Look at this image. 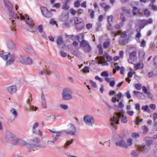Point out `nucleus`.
<instances>
[{"label": "nucleus", "instance_id": "39448f33", "mask_svg": "<svg viewBox=\"0 0 157 157\" xmlns=\"http://www.w3.org/2000/svg\"><path fill=\"white\" fill-rule=\"evenodd\" d=\"M144 141L146 142V144L143 147L141 148V151L144 153H146L149 151V148L145 147H148L151 144L153 141L149 137H145L144 139Z\"/></svg>", "mask_w": 157, "mask_h": 157}, {"label": "nucleus", "instance_id": "b1692460", "mask_svg": "<svg viewBox=\"0 0 157 157\" xmlns=\"http://www.w3.org/2000/svg\"><path fill=\"white\" fill-rule=\"evenodd\" d=\"M33 63V60L31 59L29 57L25 58V63L24 64L31 65Z\"/></svg>", "mask_w": 157, "mask_h": 157}, {"label": "nucleus", "instance_id": "f3484780", "mask_svg": "<svg viewBox=\"0 0 157 157\" xmlns=\"http://www.w3.org/2000/svg\"><path fill=\"white\" fill-rule=\"evenodd\" d=\"M5 7L8 11L13 10V5L8 0H3Z\"/></svg>", "mask_w": 157, "mask_h": 157}, {"label": "nucleus", "instance_id": "7ed1b4c3", "mask_svg": "<svg viewBox=\"0 0 157 157\" xmlns=\"http://www.w3.org/2000/svg\"><path fill=\"white\" fill-rule=\"evenodd\" d=\"M121 117V114L120 113H115L114 115L110 119L111 125L115 127L117 124H118Z\"/></svg>", "mask_w": 157, "mask_h": 157}, {"label": "nucleus", "instance_id": "c756f323", "mask_svg": "<svg viewBox=\"0 0 157 157\" xmlns=\"http://www.w3.org/2000/svg\"><path fill=\"white\" fill-rule=\"evenodd\" d=\"M91 48L90 46L89 43H88V44L85 47L84 49V51L86 52H90L91 50Z\"/></svg>", "mask_w": 157, "mask_h": 157}, {"label": "nucleus", "instance_id": "9b49d317", "mask_svg": "<svg viewBox=\"0 0 157 157\" xmlns=\"http://www.w3.org/2000/svg\"><path fill=\"white\" fill-rule=\"evenodd\" d=\"M39 125V123L37 122H35L33 125L32 127V132L36 134H39L41 136H42V132L40 130H39L38 132L36 131V128H37Z\"/></svg>", "mask_w": 157, "mask_h": 157}, {"label": "nucleus", "instance_id": "4be33fe9", "mask_svg": "<svg viewBox=\"0 0 157 157\" xmlns=\"http://www.w3.org/2000/svg\"><path fill=\"white\" fill-rule=\"evenodd\" d=\"M41 103L42 107L44 109H46L47 108V106L46 105V101L45 97L43 94L41 96Z\"/></svg>", "mask_w": 157, "mask_h": 157}, {"label": "nucleus", "instance_id": "f257e3e1", "mask_svg": "<svg viewBox=\"0 0 157 157\" xmlns=\"http://www.w3.org/2000/svg\"><path fill=\"white\" fill-rule=\"evenodd\" d=\"M20 15V20H24L26 23L29 25V27L28 28V30L32 33L35 32L37 30V28L34 25L33 20L27 14H25L24 15L22 14Z\"/></svg>", "mask_w": 157, "mask_h": 157}, {"label": "nucleus", "instance_id": "bf43d9fd", "mask_svg": "<svg viewBox=\"0 0 157 157\" xmlns=\"http://www.w3.org/2000/svg\"><path fill=\"white\" fill-rule=\"evenodd\" d=\"M135 88L137 90H140L141 88V85L140 83L136 84L135 85Z\"/></svg>", "mask_w": 157, "mask_h": 157}, {"label": "nucleus", "instance_id": "e433bc0d", "mask_svg": "<svg viewBox=\"0 0 157 157\" xmlns=\"http://www.w3.org/2000/svg\"><path fill=\"white\" fill-rule=\"evenodd\" d=\"M82 25H81L80 24L76 25V29L78 31H80L84 27L85 25L84 22H83V26H82Z\"/></svg>", "mask_w": 157, "mask_h": 157}, {"label": "nucleus", "instance_id": "5701e85b", "mask_svg": "<svg viewBox=\"0 0 157 157\" xmlns=\"http://www.w3.org/2000/svg\"><path fill=\"white\" fill-rule=\"evenodd\" d=\"M9 12L10 16L12 19H16L17 18V19H19V17L15 15L14 12L13 11V10L9 11Z\"/></svg>", "mask_w": 157, "mask_h": 157}, {"label": "nucleus", "instance_id": "423d86ee", "mask_svg": "<svg viewBox=\"0 0 157 157\" xmlns=\"http://www.w3.org/2000/svg\"><path fill=\"white\" fill-rule=\"evenodd\" d=\"M83 121L86 125L90 126H92L95 122L94 117L89 115L85 116L83 118Z\"/></svg>", "mask_w": 157, "mask_h": 157}, {"label": "nucleus", "instance_id": "de8ad7c7", "mask_svg": "<svg viewBox=\"0 0 157 157\" xmlns=\"http://www.w3.org/2000/svg\"><path fill=\"white\" fill-rule=\"evenodd\" d=\"M31 140L33 142L36 144H38L40 142V139L37 137H35L34 139Z\"/></svg>", "mask_w": 157, "mask_h": 157}, {"label": "nucleus", "instance_id": "bb28decb", "mask_svg": "<svg viewBox=\"0 0 157 157\" xmlns=\"http://www.w3.org/2000/svg\"><path fill=\"white\" fill-rule=\"evenodd\" d=\"M110 78H105V80L108 82L109 83V85L111 87L114 86L115 84V82L114 80H112L111 81H110Z\"/></svg>", "mask_w": 157, "mask_h": 157}, {"label": "nucleus", "instance_id": "473e14b6", "mask_svg": "<svg viewBox=\"0 0 157 157\" xmlns=\"http://www.w3.org/2000/svg\"><path fill=\"white\" fill-rule=\"evenodd\" d=\"M135 68L136 70L139 69H142L144 67L143 64H141L140 63H138L135 65Z\"/></svg>", "mask_w": 157, "mask_h": 157}, {"label": "nucleus", "instance_id": "a878e982", "mask_svg": "<svg viewBox=\"0 0 157 157\" xmlns=\"http://www.w3.org/2000/svg\"><path fill=\"white\" fill-rule=\"evenodd\" d=\"M88 12L90 14V16L91 19H93L94 17L95 13L94 11L91 9L88 10Z\"/></svg>", "mask_w": 157, "mask_h": 157}, {"label": "nucleus", "instance_id": "864d4df0", "mask_svg": "<svg viewBox=\"0 0 157 157\" xmlns=\"http://www.w3.org/2000/svg\"><path fill=\"white\" fill-rule=\"evenodd\" d=\"M144 14L146 17H149L150 16V12L147 9H146L144 11Z\"/></svg>", "mask_w": 157, "mask_h": 157}, {"label": "nucleus", "instance_id": "4468645a", "mask_svg": "<svg viewBox=\"0 0 157 157\" xmlns=\"http://www.w3.org/2000/svg\"><path fill=\"white\" fill-rule=\"evenodd\" d=\"M69 17L68 13L66 12H63L59 17V19L61 21H66L67 20Z\"/></svg>", "mask_w": 157, "mask_h": 157}, {"label": "nucleus", "instance_id": "cd10ccee", "mask_svg": "<svg viewBox=\"0 0 157 157\" xmlns=\"http://www.w3.org/2000/svg\"><path fill=\"white\" fill-rule=\"evenodd\" d=\"M46 71V72L44 70L41 71L39 72V75H42L43 74H47L48 75H50L51 73V71L49 70L48 69H47Z\"/></svg>", "mask_w": 157, "mask_h": 157}, {"label": "nucleus", "instance_id": "774afa93", "mask_svg": "<svg viewBox=\"0 0 157 157\" xmlns=\"http://www.w3.org/2000/svg\"><path fill=\"white\" fill-rule=\"evenodd\" d=\"M70 8V6L67 4H64L63 6L62 9L64 10H68Z\"/></svg>", "mask_w": 157, "mask_h": 157}, {"label": "nucleus", "instance_id": "2eb2a0df", "mask_svg": "<svg viewBox=\"0 0 157 157\" xmlns=\"http://www.w3.org/2000/svg\"><path fill=\"white\" fill-rule=\"evenodd\" d=\"M133 94L134 96L139 99H145L146 97L145 95L139 91H134Z\"/></svg>", "mask_w": 157, "mask_h": 157}, {"label": "nucleus", "instance_id": "2f4dec72", "mask_svg": "<svg viewBox=\"0 0 157 157\" xmlns=\"http://www.w3.org/2000/svg\"><path fill=\"white\" fill-rule=\"evenodd\" d=\"M139 58L140 59H141L144 57L145 55V53L143 49H141L139 51Z\"/></svg>", "mask_w": 157, "mask_h": 157}, {"label": "nucleus", "instance_id": "79ce46f5", "mask_svg": "<svg viewBox=\"0 0 157 157\" xmlns=\"http://www.w3.org/2000/svg\"><path fill=\"white\" fill-rule=\"evenodd\" d=\"M131 154L133 157H136L139 155V152L137 151L133 150L132 151Z\"/></svg>", "mask_w": 157, "mask_h": 157}, {"label": "nucleus", "instance_id": "f704fd0d", "mask_svg": "<svg viewBox=\"0 0 157 157\" xmlns=\"http://www.w3.org/2000/svg\"><path fill=\"white\" fill-rule=\"evenodd\" d=\"M142 129L143 131V133L146 134L148 131V128L146 125H144L142 126Z\"/></svg>", "mask_w": 157, "mask_h": 157}, {"label": "nucleus", "instance_id": "a18cd8bd", "mask_svg": "<svg viewBox=\"0 0 157 157\" xmlns=\"http://www.w3.org/2000/svg\"><path fill=\"white\" fill-rule=\"evenodd\" d=\"M149 7H151V9L154 11L157 10V7L154 5L153 4L150 3L149 5Z\"/></svg>", "mask_w": 157, "mask_h": 157}, {"label": "nucleus", "instance_id": "ea45409f", "mask_svg": "<svg viewBox=\"0 0 157 157\" xmlns=\"http://www.w3.org/2000/svg\"><path fill=\"white\" fill-rule=\"evenodd\" d=\"M128 42L127 39H123L119 41V44L122 45H125Z\"/></svg>", "mask_w": 157, "mask_h": 157}, {"label": "nucleus", "instance_id": "1a4fd4ad", "mask_svg": "<svg viewBox=\"0 0 157 157\" xmlns=\"http://www.w3.org/2000/svg\"><path fill=\"white\" fill-rule=\"evenodd\" d=\"M58 48L60 49H63L66 47V45L64 43L63 40V36H59L57 40Z\"/></svg>", "mask_w": 157, "mask_h": 157}, {"label": "nucleus", "instance_id": "5fc2aeb1", "mask_svg": "<svg viewBox=\"0 0 157 157\" xmlns=\"http://www.w3.org/2000/svg\"><path fill=\"white\" fill-rule=\"evenodd\" d=\"M65 36L66 38H68L71 39L72 40H75V39H74V35H68L66 33Z\"/></svg>", "mask_w": 157, "mask_h": 157}, {"label": "nucleus", "instance_id": "4c0bfd02", "mask_svg": "<svg viewBox=\"0 0 157 157\" xmlns=\"http://www.w3.org/2000/svg\"><path fill=\"white\" fill-rule=\"evenodd\" d=\"M136 52L135 51H132L129 53V57L131 58L134 59L136 56Z\"/></svg>", "mask_w": 157, "mask_h": 157}, {"label": "nucleus", "instance_id": "6e6d98bb", "mask_svg": "<svg viewBox=\"0 0 157 157\" xmlns=\"http://www.w3.org/2000/svg\"><path fill=\"white\" fill-rule=\"evenodd\" d=\"M153 62L154 66L157 68V56H155L153 58Z\"/></svg>", "mask_w": 157, "mask_h": 157}, {"label": "nucleus", "instance_id": "72a5a7b5", "mask_svg": "<svg viewBox=\"0 0 157 157\" xmlns=\"http://www.w3.org/2000/svg\"><path fill=\"white\" fill-rule=\"evenodd\" d=\"M80 37H81L82 40L84 39V36L82 34H80L79 35H76L74 36V39H75V40L79 41Z\"/></svg>", "mask_w": 157, "mask_h": 157}, {"label": "nucleus", "instance_id": "49530a36", "mask_svg": "<svg viewBox=\"0 0 157 157\" xmlns=\"http://www.w3.org/2000/svg\"><path fill=\"white\" fill-rule=\"evenodd\" d=\"M121 122L124 123H126L127 122V117L125 116H123L121 118Z\"/></svg>", "mask_w": 157, "mask_h": 157}, {"label": "nucleus", "instance_id": "c03bdc74", "mask_svg": "<svg viewBox=\"0 0 157 157\" xmlns=\"http://www.w3.org/2000/svg\"><path fill=\"white\" fill-rule=\"evenodd\" d=\"M18 59L19 62L22 64H24L25 60V58H24L22 56H19Z\"/></svg>", "mask_w": 157, "mask_h": 157}, {"label": "nucleus", "instance_id": "c9c22d12", "mask_svg": "<svg viewBox=\"0 0 157 157\" xmlns=\"http://www.w3.org/2000/svg\"><path fill=\"white\" fill-rule=\"evenodd\" d=\"M74 141V139H72L71 141L69 140L67 141L64 144V147L65 148H67L68 146L72 144Z\"/></svg>", "mask_w": 157, "mask_h": 157}, {"label": "nucleus", "instance_id": "338daca9", "mask_svg": "<svg viewBox=\"0 0 157 157\" xmlns=\"http://www.w3.org/2000/svg\"><path fill=\"white\" fill-rule=\"evenodd\" d=\"M142 90L143 92L147 94L149 92L147 91V89L145 86H143L142 87Z\"/></svg>", "mask_w": 157, "mask_h": 157}, {"label": "nucleus", "instance_id": "4d7b16f0", "mask_svg": "<svg viewBox=\"0 0 157 157\" xmlns=\"http://www.w3.org/2000/svg\"><path fill=\"white\" fill-rule=\"evenodd\" d=\"M61 6L60 3L58 2L55 3L53 6V7H56L57 9H59Z\"/></svg>", "mask_w": 157, "mask_h": 157}, {"label": "nucleus", "instance_id": "13d9d810", "mask_svg": "<svg viewBox=\"0 0 157 157\" xmlns=\"http://www.w3.org/2000/svg\"><path fill=\"white\" fill-rule=\"evenodd\" d=\"M120 19L122 22H123L125 21V18L124 14L123 13L121 14Z\"/></svg>", "mask_w": 157, "mask_h": 157}, {"label": "nucleus", "instance_id": "9d476101", "mask_svg": "<svg viewBox=\"0 0 157 157\" xmlns=\"http://www.w3.org/2000/svg\"><path fill=\"white\" fill-rule=\"evenodd\" d=\"M40 10L43 15L46 17L50 18L52 16V13L48 11L47 8L45 7L40 8Z\"/></svg>", "mask_w": 157, "mask_h": 157}, {"label": "nucleus", "instance_id": "f8f14e48", "mask_svg": "<svg viewBox=\"0 0 157 157\" xmlns=\"http://www.w3.org/2000/svg\"><path fill=\"white\" fill-rule=\"evenodd\" d=\"M8 48L11 50L15 51L16 49V46L12 40L9 41L7 43Z\"/></svg>", "mask_w": 157, "mask_h": 157}, {"label": "nucleus", "instance_id": "052dcab7", "mask_svg": "<svg viewBox=\"0 0 157 157\" xmlns=\"http://www.w3.org/2000/svg\"><path fill=\"white\" fill-rule=\"evenodd\" d=\"M132 140L131 138H129L127 140V143L128 144L127 145L128 146H128H131L132 144Z\"/></svg>", "mask_w": 157, "mask_h": 157}, {"label": "nucleus", "instance_id": "c85d7f7f", "mask_svg": "<svg viewBox=\"0 0 157 157\" xmlns=\"http://www.w3.org/2000/svg\"><path fill=\"white\" fill-rule=\"evenodd\" d=\"M88 43H89L88 42L82 39L80 43V46L81 47L85 48L88 45Z\"/></svg>", "mask_w": 157, "mask_h": 157}, {"label": "nucleus", "instance_id": "69168bd1", "mask_svg": "<svg viewBox=\"0 0 157 157\" xmlns=\"http://www.w3.org/2000/svg\"><path fill=\"white\" fill-rule=\"evenodd\" d=\"M106 58L107 61L109 62L113 60V57L109 55L106 56Z\"/></svg>", "mask_w": 157, "mask_h": 157}, {"label": "nucleus", "instance_id": "58836bf2", "mask_svg": "<svg viewBox=\"0 0 157 157\" xmlns=\"http://www.w3.org/2000/svg\"><path fill=\"white\" fill-rule=\"evenodd\" d=\"M100 6L103 8H105L106 10L110 8V6L106 5L105 3H102L100 4Z\"/></svg>", "mask_w": 157, "mask_h": 157}, {"label": "nucleus", "instance_id": "0e129e2a", "mask_svg": "<svg viewBox=\"0 0 157 157\" xmlns=\"http://www.w3.org/2000/svg\"><path fill=\"white\" fill-rule=\"evenodd\" d=\"M38 30L40 33H41L43 31V26L42 25H39L38 28Z\"/></svg>", "mask_w": 157, "mask_h": 157}, {"label": "nucleus", "instance_id": "6e6552de", "mask_svg": "<svg viewBox=\"0 0 157 157\" xmlns=\"http://www.w3.org/2000/svg\"><path fill=\"white\" fill-rule=\"evenodd\" d=\"M115 144L118 147H124L125 148H128L127 144L124 139L121 137H119L117 139Z\"/></svg>", "mask_w": 157, "mask_h": 157}, {"label": "nucleus", "instance_id": "09e8293b", "mask_svg": "<svg viewBox=\"0 0 157 157\" xmlns=\"http://www.w3.org/2000/svg\"><path fill=\"white\" fill-rule=\"evenodd\" d=\"M97 47L98 48L99 53L101 55L103 53V51L101 45L100 44H98Z\"/></svg>", "mask_w": 157, "mask_h": 157}, {"label": "nucleus", "instance_id": "0eeeda50", "mask_svg": "<svg viewBox=\"0 0 157 157\" xmlns=\"http://www.w3.org/2000/svg\"><path fill=\"white\" fill-rule=\"evenodd\" d=\"M68 129L62 131H63V132H65L67 134L74 135L76 132V128L75 126L73 124H70L68 125Z\"/></svg>", "mask_w": 157, "mask_h": 157}, {"label": "nucleus", "instance_id": "a211bd4d", "mask_svg": "<svg viewBox=\"0 0 157 157\" xmlns=\"http://www.w3.org/2000/svg\"><path fill=\"white\" fill-rule=\"evenodd\" d=\"M7 91L11 94H13L17 91V86L15 85H13L7 87L6 88Z\"/></svg>", "mask_w": 157, "mask_h": 157}, {"label": "nucleus", "instance_id": "e2e57ef3", "mask_svg": "<svg viewBox=\"0 0 157 157\" xmlns=\"http://www.w3.org/2000/svg\"><path fill=\"white\" fill-rule=\"evenodd\" d=\"M127 34L125 32H123L120 35V37L121 38H126L127 37Z\"/></svg>", "mask_w": 157, "mask_h": 157}, {"label": "nucleus", "instance_id": "dca6fc26", "mask_svg": "<svg viewBox=\"0 0 157 157\" xmlns=\"http://www.w3.org/2000/svg\"><path fill=\"white\" fill-rule=\"evenodd\" d=\"M20 140V143L19 144H21L22 145L26 146L27 148L29 149L35 147V144H30L28 142H26L25 141H24L22 140Z\"/></svg>", "mask_w": 157, "mask_h": 157}, {"label": "nucleus", "instance_id": "f03ea898", "mask_svg": "<svg viewBox=\"0 0 157 157\" xmlns=\"http://www.w3.org/2000/svg\"><path fill=\"white\" fill-rule=\"evenodd\" d=\"M6 138L8 143L13 145L20 144V140L21 139H18L14 134L9 131H6Z\"/></svg>", "mask_w": 157, "mask_h": 157}, {"label": "nucleus", "instance_id": "a19ab883", "mask_svg": "<svg viewBox=\"0 0 157 157\" xmlns=\"http://www.w3.org/2000/svg\"><path fill=\"white\" fill-rule=\"evenodd\" d=\"M110 42L106 41L103 44V47L104 48H107L110 45Z\"/></svg>", "mask_w": 157, "mask_h": 157}, {"label": "nucleus", "instance_id": "37998d69", "mask_svg": "<svg viewBox=\"0 0 157 157\" xmlns=\"http://www.w3.org/2000/svg\"><path fill=\"white\" fill-rule=\"evenodd\" d=\"M30 95V96L29 97V98L27 99V100L26 101V103H27L29 105V106L32 105H31V103L32 101V95L30 94V93H29Z\"/></svg>", "mask_w": 157, "mask_h": 157}, {"label": "nucleus", "instance_id": "8fccbe9b", "mask_svg": "<svg viewBox=\"0 0 157 157\" xmlns=\"http://www.w3.org/2000/svg\"><path fill=\"white\" fill-rule=\"evenodd\" d=\"M10 112L12 113L14 117H15L17 116V112L13 108L11 109Z\"/></svg>", "mask_w": 157, "mask_h": 157}, {"label": "nucleus", "instance_id": "603ef678", "mask_svg": "<svg viewBox=\"0 0 157 157\" xmlns=\"http://www.w3.org/2000/svg\"><path fill=\"white\" fill-rule=\"evenodd\" d=\"M115 107L116 108H122L124 107V105L123 104V103L121 101L119 102L118 104V106L117 105H115Z\"/></svg>", "mask_w": 157, "mask_h": 157}, {"label": "nucleus", "instance_id": "412c9836", "mask_svg": "<svg viewBox=\"0 0 157 157\" xmlns=\"http://www.w3.org/2000/svg\"><path fill=\"white\" fill-rule=\"evenodd\" d=\"M75 22L76 25L78 24H80L81 25H82V27H83L82 26H83V22H84L82 21V19L81 18L77 17L75 19Z\"/></svg>", "mask_w": 157, "mask_h": 157}, {"label": "nucleus", "instance_id": "6ab92c4d", "mask_svg": "<svg viewBox=\"0 0 157 157\" xmlns=\"http://www.w3.org/2000/svg\"><path fill=\"white\" fill-rule=\"evenodd\" d=\"M60 136V135L59 134L57 135H53L52 136V140L51 141L48 140L47 143L49 144L50 142H51L53 144L55 143V142L57 140Z\"/></svg>", "mask_w": 157, "mask_h": 157}, {"label": "nucleus", "instance_id": "20e7f679", "mask_svg": "<svg viewBox=\"0 0 157 157\" xmlns=\"http://www.w3.org/2000/svg\"><path fill=\"white\" fill-rule=\"evenodd\" d=\"M72 91L70 88H65L63 89L62 93V97L64 100H69L72 98L71 94Z\"/></svg>", "mask_w": 157, "mask_h": 157}, {"label": "nucleus", "instance_id": "393cba45", "mask_svg": "<svg viewBox=\"0 0 157 157\" xmlns=\"http://www.w3.org/2000/svg\"><path fill=\"white\" fill-rule=\"evenodd\" d=\"M0 56L5 60H7L8 57L9 56V53L6 54V52L3 53H1L0 54Z\"/></svg>", "mask_w": 157, "mask_h": 157}, {"label": "nucleus", "instance_id": "3c124183", "mask_svg": "<svg viewBox=\"0 0 157 157\" xmlns=\"http://www.w3.org/2000/svg\"><path fill=\"white\" fill-rule=\"evenodd\" d=\"M101 76L107 77L108 76L109 74L107 71H104L101 73Z\"/></svg>", "mask_w": 157, "mask_h": 157}, {"label": "nucleus", "instance_id": "7c9ffc66", "mask_svg": "<svg viewBox=\"0 0 157 157\" xmlns=\"http://www.w3.org/2000/svg\"><path fill=\"white\" fill-rule=\"evenodd\" d=\"M29 109L30 110V111L31 112L36 111L37 110H39L38 108L33 105L29 106Z\"/></svg>", "mask_w": 157, "mask_h": 157}, {"label": "nucleus", "instance_id": "ddd939ff", "mask_svg": "<svg viewBox=\"0 0 157 157\" xmlns=\"http://www.w3.org/2000/svg\"><path fill=\"white\" fill-rule=\"evenodd\" d=\"M9 56L8 58H9V60H7L6 63V65L8 66L12 64L15 58V56L14 55L11 54L10 53H9Z\"/></svg>", "mask_w": 157, "mask_h": 157}, {"label": "nucleus", "instance_id": "aec40b11", "mask_svg": "<svg viewBox=\"0 0 157 157\" xmlns=\"http://www.w3.org/2000/svg\"><path fill=\"white\" fill-rule=\"evenodd\" d=\"M142 21V24L143 25V28H144V26L148 24H151L152 23V19L151 18H150L147 20H141Z\"/></svg>", "mask_w": 157, "mask_h": 157}, {"label": "nucleus", "instance_id": "680f3d73", "mask_svg": "<svg viewBox=\"0 0 157 157\" xmlns=\"http://www.w3.org/2000/svg\"><path fill=\"white\" fill-rule=\"evenodd\" d=\"M132 138H134L135 139H136L139 137V134L138 133H134L132 134Z\"/></svg>", "mask_w": 157, "mask_h": 157}]
</instances>
